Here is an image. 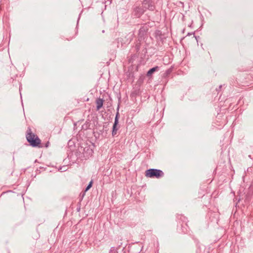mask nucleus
<instances>
[{"mask_svg":"<svg viewBox=\"0 0 253 253\" xmlns=\"http://www.w3.org/2000/svg\"><path fill=\"white\" fill-rule=\"evenodd\" d=\"M94 147V146L92 144L88 145L87 143H84L79 149V151L83 154L85 159H87L92 155L93 153V148Z\"/></svg>","mask_w":253,"mask_h":253,"instance_id":"2","label":"nucleus"},{"mask_svg":"<svg viewBox=\"0 0 253 253\" xmlns=\"http://www.w3.org/2000/svg\"><path fill=\"white\" fill-rule=\"evenodd\" d=\"M85 192H85V191H84V192L82 194V197H84V196L85 195Z\"/></svg>","mask_w":253,"mask_h":253,"instance_id":"16","label":"nucleus"},{"mask_svg":"<svg viewBox=\"0 0 253 253\" xmlns=\"http://www.w3.org/2000/svg\"><path fill=\"white\" fill-rule=\"evenodd\" d=\"M142 7L145 9H149L153 11L155 9V6L153 0H143L142 1Z\"/></svg>","mask_w":253,"mask_h":253,"instance_id":"4","label":"nucleus"},{"mask_svg":"<svg viewBox=\"0 0 253 253\" xmlns=\"http://www.w3.org/2000/svg\"><path fill=\"white\" fill-rule=\"evenodd\" d=\"M164 175L163 171L158 169H150L145 171V176L147 177L160 178Z\"/></svg>","mask_w":253,"mask_h":253,"instance_id":"3","label":"nucleus"},{"mask_svg":"<svg viewBox=\"0 0 253 253\" xmlns=\"http://www.w3.org/2000/svg\"><path fill=\"white\" fill-rule=\"evenodd\" d=\"M145 10H146L143 7L135 6L133 8L134 15L137 17H139L144 13Z\"/></svg>","mask_w":253,"mask_h":253,"instance_id":"5","label":"nucleus"},{"mask_svg":"<svg viewBox=\"0 0 253 253\" xmlns=\"http://www.w3.org/2000/svg\"><path fill=\"white\" fill-rule=\"evenodd\" d=\"M109 253H118V252L114 247H112L110 249Z\"/></svg>","mask_w":253,"mask_h":253,"instance_id":"14","label":"nucleus"},{"mask_svg":"<svg viewBox=\"0 0 253 253\" xmlns=\"http://www.w3.org/2000/svg\"><path fill=\"white\" fill-rule=\"evenodd\" d=\"M222 87V85H219V89H220Z\"/></svg>","mask_w":253,"mask_h":253,"instance_id":"17","label":"nucleus"},{"mask_svg":"<svg viewBox=\"0 0 253 253\" xmlns=\"http://www.w3.org/2000/svg\"><path fill=\"white\" fill-rule=\"evenodd\" d=\"M139 42H137L135 44V45L134 46V51L136 52V53H138L139 51V50H140V45H141V43H140V41H138Z\"/></svg>","mask_w":253,"mask_h":253,"instance_id":"11","label":"nucleus"},{"mask_svg":"<svg viewBox=\"0 0 253 253\" xmlns=\"http://www.w3.org/2000/svg\"><path fill=\"white\" fill-rule=\"evenodd\" d=\"M26 139L27 141L32 147H43L42 145H41V141L40 139L34 133L31 132V129L28 128L26 134Z\"/></svg>","mask_w":253,"mask_h":253,"instance_id":"1","label":"nucleus"},{"mask_svg":"<svg viewBox=\"0 0 253 253\" xmlns=\"http://www.w3.org/2000/svg\"><path fill=\"white\" fill-rule=\"evenodd\" d=\"M134 34L132 33H129L127 36L126 38L127 41L125 42V43L128 44L130 42L132 41L133 38Z\"/></svg>","mask_w":253,"mask_h":253,"instance_id":"10","label":"nucleus"},{"mask_svg":"<svg viewBox=\"0 0 253 253\" xmlns=\"http://www.w3.org/2000/svg\"><path fill=\"white\" fill-rule=\"evenodd\" d=\"M147 30L148 28L146 25H143L140 28L138 32V41H140L144 38Z\"/></svg>","mask_w":253,"mask_h":253,"instance_id":"6","label":"nucleus"},{"mask_svg":"<svg viewBox=\"0 0 253 253\" xmlns=\"http://www.w3.org/2000/svg\"><path fill=\"white\" fill-rule=\"evenodd\" d=\"M49 142H47L44 146L45 147L47 148L49 146Z\"/></svg>","mask_w":253,"mask_h":253,"instance_id":"15","label":"nucleus"},{"mask_svg":"<svg viewBox=\"0 0 253 253\" xmlns=\"http://www.w3.org/2000/svg\"><path fill=\"white\" fill-rule=\"evenodd\" d=\"M159 67L158 66L154 67L152 68H151L147 73V76L149 77L152 75L153 73H154L155 71H157L159 69Z\"/></svg>","mask_w":253,"mask_h":253,"instance_id":"9","label":"nucleus"},{"mask_svg":"<svg viewBox=\"0 0 253 253\" xmlns=\"http://www.w3.org/2000/svg\"><path fill=\"white\" fill-rule=\"evenodd\" d=\"M191 35V34H190V33L188 34V35Z\"/></svg>","mask_w":253,"mask_h":253,"instance_id":"18","label":"nucleus"},{"mask_svg":"<svg viewBox=\"0 0 253 253\" xmlns=\"http://www.w3.org/2000/svg\"><path fill=\"white\" fill-rule=\"evenodd\" d=\"M119 123L118 122H115L114 123L113 126V128H112V135L113 136H115L117 133V131L120 128V126L118 125Z\"/></svg>","mask_w":253,"mask_h":253,"instance_id":"7","label":"nucleus"},{"mask_svg":"<svg viewBox=\"0 0 253 253\" xmlns=\"http://www.w3.org/2000/svg\"><path fill=\"white\" fill-rule=\"evenodd\" d=\"M120 118V115L118 111L116 114L115 118V122H118L119 123V119Z\"/></svg>","mask_w":253,"mask_h":253,"instance_id":"13","label":"nucleus"},{"mask_svg":"<svg viewBox=\"0 0 253 253\" xmlns=\"http://www.w3.org/2000/svg\"><path fill=\"white\" fill-rule=\"evenodd\" d=\"M104 100L102 98H97L96 100V109L99 110L103 106Z\"/></svg>","mask_w":253,"mask_h":253,"instance_id":"8","label":"nucleus"},{"mask_svg":"<svg viewBox=\"0 0 253 253\" xmlns=\"http://www.w3.org/2000/svg\"><path fill=\"white\" fill-rule=\"evenodd\" d=\"M92 181H91L89 183V184H88L87 187L85 188V192L87 191L92 187Z\"/></svg>","mask_w":253,"mask_h":253,"instance_id":"12","label":"nucleus"}]
</instances>
